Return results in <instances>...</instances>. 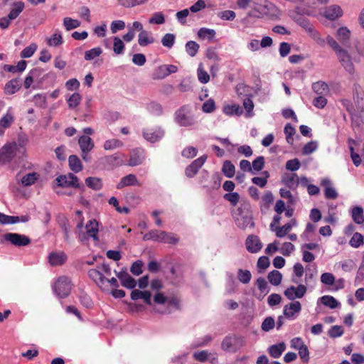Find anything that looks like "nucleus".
Segmentation results:
<instances>
[{
  "label": "nucleus",
  "mask_w": 364,
  "mask_h": 364,
  "mask_svg": "<svg viewBox=\"0 0 364 364\" xmlns=\"http://www.w3.org/2000/svg\"><path fill=\"white\" fill-rule=\"evenodd\" d=\"M174 121L180 127H193L198 123L197 117L190 105H183L176 110Z\"/></svg>",
  "instance_id": "1"
},
{
  "label": "nucleus",
  "mask_w": 364,
  "mask_h": 364,
  "mask_svg": "<svg viewBox=\"0 0 364 364\" xmlns=\"http://www.w3.org/2000/svg\"><path fill=\"white\" fill-rule=\"evenodd\" d=\"M143 240L145 241L154 240L158 242L168 244H176L178 242V238L173 234L157 230H152L146 233L143 237Z\"/></svg>",
  "instance_id": "2"
},
{
  "label": "nucleus",
  "mask_w": 364,
  "mask_h": 364,
  "mask_svg": "<svg viewBox=\"0 0 364 364\" xmlns=\"http://www.w3.org/2000/svg\"><path fill=\"white\" fill-rule=\"evenodd\" d=\"M6 242L16 247H24L31 243V239L25 235L16 232L5 233L1 239V242Z\"/></svg>",
  "instance_id": "3"
},
{
  "label": "nucleus",
  "mask_w": 364,
  "mask_h": 364,
  "mask_svg": "<svg viewBox=\"0 0 364 364\" xmlns=\"http://www.w3.org/2000/svg\"><path fill=\"white\" fill-rule=\"evenodd\" d=\"M71 281L65 276L60 277L53 286V290L60 298L67 297L71 291Z\"/></svg>",
  "instance_id": "4"
},
{
  "label": "nucleus",
  "mask_w": 364,
  "mask_h": 364,
  "mask_svg": "<svg viewBox=\"0 0 364 364\" xmlns=\"http://www.w3.org/2000/svg\"><path fill=\"white\" fill-rule=\"evenodd\" d=\"M17 144L16 142L6 143L0 149V164L6 165L10 163L16 156Z\"/></svg>",
  "instance_id": "5"
},
{
  "label": "nucleus",
  "mask_w": 364,
  "mask_h": 364,
  "mask_svg": "<svg viewBox=\"0 0 364 364\" xmlns=\"http://www.w3.org/2000/svg\"><path fill=\"white\" fill-rule=\"evenodd\" d=\"M244 345L245 340L243 338L235 336H228L223 340L221 348L225 351H236Z\"/></svg>",
  "instance_id": "6"
},
{
  "label": "nucleus",
  "mask_w": 364,
  "mask_h": 364,
  "mask_svg": "<svg viewBox=\"0 0 364 364\" xmlns=\"http://www.w3.org/2000/svg\"><path fill=\"white\" fill-rule=\"evenodd\" d=\"M55 181L60 187L80 188L78 178L72 173L60 175Z\"/></svg>",
  "instance_id": "7"
},
{
  "label": "nucleus",
  "mask_w": 364,
  "mask_h": 364,
  "mask_svg": "<svg viewBox=\"0 0 364 364\" xmlns=\"http://www.w3.org/2000/svg\"><path fill=\"white\" fill-rule=\"evenodd\" d=\"M142 133L144 138L151 143L159 141L164 136V129L159 127L144 129Z\"/></svg>",
  "instance_id": "8"
},
{
  "label": "nucleus",
  "mask_w": 364,
  "mask_h": 364,
  "mask_svg": "<svg viewBox=\"0 0 364 364\" xmlns=\"http://www.w3.org/2000/svg\"><path fill=\"white\" fill-rule=\"evenodd\" d=\"M306 287L304 284H299L297 287L291 286L288 287L284 292L285 296L289 300L302 298L306 292Z\"/></svg>",
  "instance_id": "9"
},
{
  "label": "nucleus",
  "mask_w": 364,
  "mask_h": 364,
  "mask_svg": "<svg viewBox=\"0 0 364 364\" xmlns=\"http://www.w3.org/2000/svg\"><path fill=\"white\" fill-rule=\"evenodd\" d=\"M206 159L207 156L203 155L194 160L186 168L185 173L186 176L188 178H193L198 173V170L203 166Z\"/></svg>",
  "instance_id": "10"
},
{
  "label": "nucleus",
  "mask_w": 364,
  "mask_h": 364,
  "mask_svg": "<svg viewBox=\"0 0 364 364\" xmlns=\"http://www.w3.org/2000/svg\"><path fill=\"white\" fill-rule=\"evenodd\" d=\"M247 250L251 253H257L262 248V243L258 236L249 235L245 241Z\"/></svg>",
  "instance_id": "11"
},
{
  "label": "nucleus",
  "mask_w": 364,
  "mask_h": 364,
  "mask_svg": "<svg viewBox=\"0 0 364 364\" xmlns=\"http://www.w3.org/2000/svg\"><path fill=\"white\" fill-rule=\"evenodd\" d=\"M321 185L324 188V196L326 199L334 200L337 198L338 194L329 178H323L321 181Z\"/></svg>",
  "instance_id": "12"
},
{
  "label": "nucleus",
  "mask_w": 364,
  "mask_h": 364,
  "mask_svg": "<svg viewBox=\"0 0 364 364\" xmlns=\"http://www.w3.org/2000/svg\"><path fill=\"white\" fill-rule=\"evenodd\" d=\"M67 259V255L63 251L52 252L48 256V263L51 266H60L66 262Z\"/></svg>",
  "instance_id": "13"
},
{
  "label": "nucleus",
  "mask_w": 364,
  "mask_h": 364,
  "mask_svg": "<svg viewBox=\"0 0 364 364\" xmlns=\"http://www.w3.org/2000/svg\"><path fill=\"white\" fill-rule=\"evenodd\" d=\"M117 277L121 281L122 285L127 289H132L136 286V282L134 278H132L127 272L120 271L117 272L115 271Z\"/></svg>",
  "instance_id": "14"
},
{
  "label": "nucleus",
  "mask_w": 364,
  "mask_h": 364,
  "mask_svg": "<svg viewBox=\"0 0 364 364\" xmlns=\"http://www.w3.org/2000/svg\"><path fill=\"white\" fill-rule=\"evenodd\" d=\"M301 310V305L299 301H294L284 306L283 314L288 318H293L296 314Z\"/></svg>",
  "instance_id": "15"
},
{
  "label": "nucleus",
  "mask_w": 364,
  "mask_h": 364,
  "mask_svg": "<svg viewBox=\"0 0 364 364\" xmlns=\"http://www.w3.org/2000/svg\"><path fill=\"white\" fill-rule=\"evenodd\" d=\"M22 82L19 78H14L8 81L4 88L6 95H14L16 93L21 87Z\"/></svg>",
  "instance_id": "16"
},
{
  "label": "nucleus",
  "mask_w": 364,
  "mask_h": 364,
  "mask_svg": "<svg viewBox=\"0 0 364 364\" xmlns=\"http://www.w3.org/2000/svg\"><path fill=\"white\" fill-rule=\"evenodd\" d=\"M130 296L131 299L134 301L143 299L146 304L149 306L152 305L151 294L149 291H140L139 289H134L131 292Z\"/></svg>",
  "instance_id": "17"
},
{
  "label": "nucleus",
  "mask_w": 364,
  "mask_h": 364,
  "mask_svg": "<svg viewBox=\"0 0 364 364\" xmlns=\"http://www.w3.org/2000/svg\"><path fill=\"white\" fill-rule=\"evenodd\" d=\"M337 55L340 60V62L341 63L342 65L346 69V70L349 73H353L354 71V66L350 60V57L348 54L347 51L343 50Z\"/></svg>",
  "instance_id": "18"
},
{
  "label": "nucleus",
  "mask_w": 364,
  "mask_h": 364,
  "mask_svg": "<svg viewBox=\"0 0 364 364\" xmlns=\"http://www.w3.org/2000/svg\"><path fill=\"white\" fill-rule=\"evenodd\" d=\"M323 16L329 20H335L342 16V9L338 5H331L324 10Z\"/></svg>",
  "instance_id": "19"
},
{
  "label": "nucleus",
  "mask_w": 364,
  "mask_h": 364,
  "mask_svg": "<svg viewBox=\"0 0 364 364\" xmlns=\"http://www.w3.org/2000/svg\"><path fill=\"white\" fill-rule=\"evenodd\" d=\"M140 186V183L134 174L130 173L123 177L117 185V188L122 189L125 186Z\"/></svg>",
  "instance_id": "20"
},
{
  "label": "nucleus",
  "mask_w": 364,
  "mask_h": 364,
  "mask_svg": "<svg viewBox=\"0 0 364 364\" xmlns=\"http://www.w3.org/2000/svg\"><path fill=\"white\" fill-rule=\"evenodd\" d=\"M296 225L297 222L296 219H291L289 223H286L282 227L276 228V236L279 238L284 237L290 232L293 227H296Z\"/></svg>",
  "instance_id": "21"
},
{
  "label": "nucleus",
  "mask_w": 364,
  "mask_h": 364,
  "mask_svg": "<svg viewBox=\"0 0 364 364\" xmlns=\"http://www.w3.org/2000/svg\"><path fill=\"white\" fill-rule=\"evenodd\" d=\"M286 350V344L284 342L270 346L267 352L273 358H279Z\"/></svg>",
  "instance_id": "22"
},
{
  "label": "nucleus",
  "mask_w": 364,
  "mask_h": 364,
  "mask_svg": "<svg viewBox=\"0 0 364 364\" xmlns=\"http://www.w3.org/2000/svg\"><path fill=\"white\" fill-rule=\"evenodd\" d=\"M78 144L81 151H91L95 146L92 139L90 136L85 135L79 138Z\"/></svg>",
  "instance_id": "23"
},
{
  "label": "nucleus",
  "mask_w": 364,
  "mask_h": 364,
  "mask_svg": "<svg viewBox=\"0 0 364 364\" xmlns=\"http://www.w3.org/2000/svg\"><path fill=\"white\" fill-rule=\"evenodd\" d=\"M14 121L12 107H9L6 114L0 118V127L3 129L9 128Z\"/></svg>",
  "instance_id": "24"
},
{
  "label": "nucleus",
  "mask_w": 364,
  "mask_h": 364,
  "mask_svg": "<svg viewBox=\"0 0 364 364\" xmlns=\"http://www.w3.org/2000/svg\"><path fill=\"white\" fill-rule=\"evenodd\" d=\"M336 36L338 41L343 45L347 46L349 43V39L350 37V30L346 27L343 26L338 29L336 32Z\"/></svg>",
  "instance_id": "25"
},
{
  "label": "nucleus",
  "mask_w": 364,
  "mask_h": 364,
  "mask_svg": "<svg viewBox=\"0 0 364 364\" xmlns=\"http://www.w3.org/2000/svg\"><path fill=\"white\" fill-rule=\"evenodd\" d=\"M87 234L95 241L98 240V223L96 220H90L85 226Z\"/></svg>",
  "instance_id": "26"
},
{
  "label": "nucleus",
  "mask_w": 364,
  "mask_h": 364,
  "mask_svg": "<svg viewBox=\"0 0 364 364\" xmlns=\"http://www.w3.org/2000/svg\"><path fill=\"white\" fill-rule=\"evenodd\" d=\"M350 215L353 220L358 225L364 223L363 209L360 206H354L350 210Z\"/></svg>",
  "instance_id": "27"
},
{
  "label": "nucleus",
  "mask_w": 364,
  "mask_h": 364,
  "mask_svg": "<svg viewBox=\"0 0 364 364\" xmlns=\"http://www.w3.org/2000/svg\"><path fill=\"white\" fill-rule=\"evenodd\" d=\"M42 73V70L40 68H33L26 75L23 86L26 89H28L32 83L33 82V80L35 78L38 77Z\"/></svg>",
  "instance_id": "28"
},
{
  "label": "nucleus",
  "mask_w": 364,
  "mask_h": 364,
  "mask_svg": "<svg viewBox=\"0 0 364 364\" xmlns=\"http://www.w3.org/2000/svg\"><path fill=\"white\" fill-rule=\"evenodd\" d=\"M23 9L24 3L23 1H16L13 3L12 8L7 16H9V19L13 21L20 15Z\"/></svg>",
  "instance_id": "29"
},
{
  "label": "nucleus",
  "mask_w": 364,
  "mask_h": 364,
  "mask_svg": "<svg viewBox=\"0 0 364 364\" xmlns=\"http://www.w3.org/2000/svg\"><path fill=\"white\" fill-rule=\"evenodd\" d=\"M154 37L146 31H142L138 36V43L141 46H146L154 42Z\"/></svg>",
  "instance_id": "30"
},
{
  "label": "nucleus",
  "mask_w": 364,
  "mask_h": 364,
  "mask_svg": "<svg viewBox=\"0 0 364 364\" xmlns=\"http://www.w3.org/2000/svg\"><path fill=\"white\" fill-rule=\"evenodd\" d=\"M88 275L97 284H103L105 282V278L102 272L99 269H91L88 271Z\"/></svg>",
  "instance_id": "31"
},
{
  "label": "nucleus",
  "mask_w": 364,
  "mask_h": 364,
  "mask_svg": "<svg viewBox=\"0 0 364 364\" xmlns=\"http://www.w3.org/2000/svg\"><path fill=\"white\" fill-rule=\"evenodd\" d=\"M143 151L140 150L134 151L132 153L128 164L131 166H136L142 164L144 161Z\"/></svg>",
  "instance_id": "32"
},
{
  "label": "nucleus",
  "mask_w": 364,
  "mask_h": 364,
  "mask_svg": "<svg viewBox=\"0 0 364 364\" xmlns=\"http://www.w3.org/2000/svg\"><path fill=\"white\" fill-rule=\"evenodd\" d=\"M68 163L70 168L75 173H78L82 171V163L76 155L70 156L68 159Z\"/></svg>",
  "instance_id": "33"
},
{
  "label": "nucleus",
  "mask_w": 364,
  "mask_h": 364,
  "mask_svg": "<svg viewBox=\"0 0 364 364\" xmlns=\"http://www.w3.org/2000/svg\"><path fill=\"white\" fill-rule=\"evenodd\" d=\"M312 90L318 95H325L329 92L328 85L322 81H318L312 85Z\"/></svg>",
  "instance_id": "34"
},
{
  "label": "nucleus",
  "mask_w": 364,
  "mask_h": 364,
  "mask_svg": "<svg viewBox=\"0 0 364 364\" xmlns=\"http://www.w3.org/2000/svg\"><path fill=\"white\" fill-rule=\"evenodd\" d=\"M307 33L309 36L319 46H324L326 44V41L323 38L321 37L319 32L312 26L309 30H308Z\"/></svg>",
  "instance_id": "35"
},
{
  "label": "nucleus",
  "mask_w": 364,
  "mask_h": 364,
  "mask_svg": "<svg viewBox=\"0 0 364 364\" xmlns=\"http://www.w3.org/2000/svg\"><path fill=\"white\" fill-rule=\"evenodd\" d=\"M86 186L95 191H99L102 188V181L97 177H87L85 179Z\"/></svg>",
  "instance_id": "36"
},
{
  "label": "nucleus",
  "mask_w": 364,
  "mask_h": 364,
  "mask_svg": "<svg viewBox=\"0 0 364 364\" xmlns=\"http://www.w3.org/2000/svg\"><path fill=\"white\" fill-rule=\"evenodd\" d=\"M223 112L229 116H240L242 114V109L238 105H228L223 107Z\"/></svg>",
  "instance_id": "37"
},
{
  "label": "nucleus",
  "mask_w": 364,
  "mask_h": 364,
  "mask_svg": "<svg viewBox=\"0 0 364 364\" xmlns=\"http://www.w3.org/2000/svg\"><path fill=\"white\" fill-rule=\"evenodd\" d=\"M113 51L116 55H122L124 52L125 46L118 36H113Z\"/></svg>",
  "instance_id": "38"
},
{
  "label": "nucleus",
  "mask_w": 364,
  "mask_h": 364,
  "mask_svg": "<svg viewBox=\"0 0 364 364\" xmlns=\"http://www.w3.org/2000/svg\"><path fill=\"white\" fill-rule=\"evenodd\" d=\"M236 223L237 225L242 229H245L249 226H254L252 219L249 215L240 216V218H237L236 220Z\"/></svg>",
  "instance_id": "39"
},
{
  "label": "nucleus",
  "mask_w": 364,
  "mask_h": 364,
  "mask_svg": "<svg viewBox=\"0 0 364 364\" xmlns=\"http://www.w3.org/2000/svg\"><path fill=\"white\" fill-rule=\"evenodd\" d=\"M39 176L36 172L28 173L22 178L21 183L24 186H31L38 179Z\"/></svg>",
  "instance_id": "40"
},
{
  "label": "nucleus",
  "mask_w": 364,
  "mask_h": 364,
  "mask_svg": "<svg viewBox=\"0 0 364 364\" xmlns=\"http://www.w3.org/2000/svg\"><path fill=\"white\" fill-rule=\"evenodd\" d=\"M267 279L272 285L278 286L282 282V274L278 270H272L268 274Z\"/></svg>",
  "instance_id": "41"
},
{
  "label": "nucleus",
  "mask_w": 364,
  "mask_h": 364,
  "mask_svg": "<svg viewBox=\"0 0 364 364\" xmlns=\"http://www.w3.org/2000/svg\"><path fill=\"white\" fill-rule=\"evenodd\" d=\"M321 303L331 309H336L339 306L338 301L332 296L325 295L320 298Z\"/></svg>",
  "instance_id": "42"
},
{
  "label": "nucleus",
  "mask_w": 364,
  "mask_h": 364,
  "mask_svg": "<svg viewBox=\"0 0 364 364\" xmlns=\"http://www.w3.org/2000/svg\"><path fill=\"white\" fill-rule=\"evenodd\" d=\"M215 34L216 33L215 30L208 28H201L198 32V36L200 38L208 39L209 41H212Z\"/></svg>",
  "instance_id": "43"
},
{
  "label": "nucleus",
  "mask_w": 364,
  "mask_h": 364,
  "mask_svg": "<svg viewBox=\"0 0 364 364\" xmlns=\"http://www.w3.org/2000/svg\"><path fill=\"white\" fill-rule=\"evenodd\" d=\"M284 132L285 136H286L287 142L289 144L292 145L293 143H294L293 136L296 133L295 128L291 124L288 123L284 127Z\"/></svg>",
  "instance_id": "44"
},
{
  "label": "nucleus",
  "mask_w": 364,
  "mask_h": 364,
  "mask_svg": "<svg viewBox=\"0 0 364 364\" xmlns=\"http://www.w3.org/2000/svg\"><path fill=\"white\" fill-rule=\"evenodd\" d=\"M147 110L155 116H159L163 114V107L162 106L156 102H151L147 105L146 107Z\"/></svg>",
  "instance_id": "45"
},
{
  "label": "nucleus",
  "mask_w": 364,
  "mask_h": 364,
  "mask_svg": "<svg viewBox=\"0 0 364 364\" xmlns=\"http://www.w3.org/2000/svg\"><path fill=\"white\" fill-rule=\"evenodd\" d=\"M63 42L62 34L58 31H55L47 41L48 46L55 47L61 45Z\"/></svg>",
  "instance_id": "46"
},
{
  "label": "nucleus",
  "mask_w": 364,
  "mask_h": 364,
  "mask_svg": "<svg viewBox=\"0 0 364 364\" xmlns=\"http://www.w3.org/2000/svg\"><path fill=\"white\" fill-rule=\"evenodd\" d=\"M82 100V96L78 92L72 94L67 100V102L70 109L76 108Z\"/></svg>",
  "instance_id": "47"
},
{
  "label": "nucleus",
  "mask_w": 364,
  "mask_h": 364,
  "mask_svg": "<svg viewBox=\"0 0 364 364\" xmlns=\"http://www.w3.org/2000/svg\"><path fill=\"white\" fill-rule=\"evenodd\" d=\"M237 279L242 284H248L252 279L251 272L247 269H239L237 270Z\"/></svg>",
  "instance_id": "48"
},
{
  "label": "nucleus",
  "mask_w": 364,
  "mask_h": 364,
  "mask_svg": "<svg viewBox=\"0 0 364 364\" xmlns=\"http://www.w3.org/2000/svg\"><path fill=\"white\" fill-rule=\"evenodd\" d=\"M222 171L226 177L232 178L235 172V166L230 161H226L223 164Z\"/></svg>",
  "instance_id": "49"
},
{
  "label": "nucleus",
  "mask_w": 364,
  "mask_h": 364,
  "mask_svg": "<svg viewBox=\"0 0 364 364\" xmlns=\"http://www.w3.org/2000/svg\"><path fill=\"white\" fill-rule=\"evenodd\" d=\"M151 77L154 80L164 79L167 77L165 65H161L156 68L152 73Z\"/></svg>",
  "instance_id": "50"
},
{
  "label": "nucleus",
  "mask_w": 364,
  "mask_h": 364,
  "mask_svg": "<svg viewBox=\"0 0 364 364\" xmlns=\"http://www.w3.org/2000/svg\"><path fill=\"white\" fill-rule=\"evenodd\" d=\"M185 47L186 53L191 57H194L197 54L200 48L199 45L193 41H188Z\"/></svg>",
  "instance_id": "51"
},
{
  "label": "nucleus",
  "mask_w": 364,
  "mask_h": 364,
  "mask_svg": "<svg viewBox=\"0 0 364 364\" xmlns=\"http://www.w3.org/2000/svg\"><path fill=\"white\" fill-rule=\"evenodd\" d=\"M363 237L359 232H355L349 241V245L353 248H358L363 245Z\"/></svg>",
  "instance_id": "52"
},
{
  "label": "nucleus",
  "mask_w": 364,
  "mask_h": 364,
  "mask_svg": "<svg viewBox=\"0 0 364 364\" xmlns=\"http://www.w3.org/2000/svg\"><path fill=\"white\" fill-rule=\"evenodd\" d=\"M102 53V49L100 47H95L85 53V59L86 60H92L100 56Z\"/></svg>",
  "instance_id": "53"
},
{
  "label": "nucleus",
  "mask_w": 364,
  "mask_h": 364,
  "mask_svg": "<svg viewBox=\"0 0 364 364\" xmlns=\"http://www.w3.org/2000/svg\"><path fill=\"white\" fill-rule=\"evenodd\" d=\"M63 25L67 31H70L78 28L80 26V22L77 19L65 17L63 19Z\"/></svg>",
  "instance_id": "54"
},
{
  "label": "nucleus",
  "mask_w": 364,
  "mask_h": 364,
  "mask_svg": "<svg viewBox=\"0 0 364 364\" xmlns=\"http://www.w3.org/2000/svg\"><path fill=\"white\" fill-rule=\"evenodd\" d=\"M123 143L121 141L116 139H112L105 141L103 147L105 150H112L121 147Z\"/></svg>",
  "instance_id": "55"
},
{
  "label": "nucleus",
  "mask_w": 364,
  "mask_h": 364,
  "mask_svg": "<svg viewBox=\"0 0 364 364\" xmlns=\"http://www.w3.org/2000/svg\"><path fill=\"white\" fill-rule=\"evenodd\" d=\"M150 24L161 25L165 23V17L162 12H155L149 19Z\"/></svg>",
  "instance_id": "56"
},
{
  "label": "nucleus",
  "mask_w": 364,
  "mask_h": 364,
  "mask_svg": "<svg viewBox=\"0 0 364 364\" xmlns=\"http://www.w3.org/2000/svg\"><path fill=\"white\" fill-rule=\"evenodd\" d=\"M147 0H118V4L125 8H131L138 5L143 4Z\"/></svg>",
  "instance_id": "57"
},
{
  "label": "nucleus",
  "mask_w": 364,
  "mask_h": 364,
  "mask_svg": "<svg viewBox=\"0 0 364 364\" xmlns=\"http://www.w3.org/2000/svg\"><path fill=\"white\" fill-rule=\"evenodd\" d=\"M37 50V45L36 43H31L28 46L26 47L20 54L22 58H28L31 57L36 50Z\"/></svg>",
  "instance_id": "58"
},
{
  "label": "nucleus",
  "mask_w": 364,
  "mask_h": 364,
  "mask_svg": "<svg viewBox=\"0 0 364 364\" xmlns=\"http://www.w3.org/2000/svg\"><path fill=\"white\" fill-rule=\"evenodd\" d=\"M197 75L198 80L201 83H207L210 80V76L208 73L203 69V65L201 63L198 65L197 70Z\"/></svg>",
  "instance_id": "59"
},
{
  "label": "nucleus",
  "mask_w": 364,
  "mask_h": 364,
  "mask_svg": "<svg viewBox=\"0 0 364 364\" xmlns=\"http://www.w3.org/2000/svg\"><path fill=\"white\" fill-rule=\"evenodd\" d=\"M175 42V35L173 33H166L161 38V43L164 47L171 48Z\"/></svg>",
  "instance_id": "60"
},
{
  "label": "nucleus",
  "mask_w": 364,
  "mask_h": 364,
  "mask_svg": "<svg viewBox=\"0 0 364 364\" xmlns=\"http://www.w3.org/2000/svg\"><path fill=\"white\" fill-rule=\"evenodd\" d=\"M240 195L236 192L225 193L223 198L230 202L232 206H236L240 200Z\"/></svg>",
  "instance_id": "61"
},
{
  "label": "nucleus",
  "mask_w": 364,
  "mask_h": 364,
  "mask_svg": "<svg viewBox=\"0 0 364 364\" xmlns=\"http://www.w3.org/2000/svg\"><path fill=\"white\" fill-rule=\"evenodd\" d=\"M243 107L246 110V117H251L253 116L254 103L251 98L247 97L243 100Z\"/></svg>",
  "instance_id": "62"
},
{
  "label": "nucleus",
  "mask_w": 364,
  "mask_h": 364,
  "mask_svg": "<svg viewBox=\"0 0 364 364\" xmlns=\"http://www.w3.org/2000/svg\"><path fill=\"white\" fill-rule=\"evenodd\" d=\"M318 149V142L316 141H311L306 144L302 149L304 155H309Z\"/></svg>",
  "instance_id": "63"
},
{
  "label": "nucleus",
  "mask_w": 364,
  "mask_h": 364,
  "mask_svg": "<svg viewBox=\"0 0 364 364\" xmlns=\"http://www.w3.org/2000/svg\"><path fill=\"white\" fill-rule=\"evenodd\" d=\"M256 284L261 293L267 294L269 291L268 284L263 277H259L256 281Z\"/></svg>",
  "instance_id": "64"
}]
</instances>
